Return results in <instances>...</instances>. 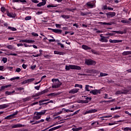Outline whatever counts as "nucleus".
<instances>
[{
  "mask_svg": "<svg viewBox=\"0 0 131 131\" xmlns=\"http://www.w3.org/2000/svg\"><path fill=\"white\" fill-rule=\"evenodd\" d=\"M52 82H53L52 85L53 89H58L60 88V85H62V82H60L59 79H52Z\"/></svg>",
  "mask_w": 131,
  "mask_h": 131,
  "instance_id": "f257e3e1",
  "label": "nucleus"
},
{
  "mask_svg": "<svg viewBox=\"0 0 131 131\" xmlns=\"http://www.w3.org/2000/svg\"><path fill=\"white\" fill-rule=\"evenodd\" d=\"M66 70H70V69H74L75 70H80L81 68L78 66L69 65V66H66Z\"/></svg>",
  "mask_w": 131,
  "mask_h": 131,
  "instance_id": "f03ea898",
  "label": "nucleus"
},
{
  "mask_svg": "<svg viewBox=\"0 0 131 131\" xmlns=\"http://www.w3.org/2000/svg\"><path fill=\"white\" fill-rule=\"evenodd\" d=\"M128 93H129V90H123L117 91L115 95H127Z\"/></svg>",
  "mask_w": 131,
  "mask_h": 131,
  "instance_id": "7ed1b4c3",
  "label": "nucleus"
},
{
  "mask_svg": "<svg viewBox=\"0 0 131 131\" xmlns=\"http://www.w3.org/2000/svg\"><path fill=\"white\" fill-rule=\"evenodd\" d=\"M97 63V62L95 60H93L92 59H85V64L86 65H93L95 66Z\"/></svg>",
  "mask_w": 131,
  "mask_h": 131,
  "instance_id": "20e7f679",
  "label": "nucleus"
},
{
  "mask_svg": "<svg viewBox=\"0 0 131 131\" xmlns=\"http://www.w3.org/2000/svg\"><path fill=\"white\" fill-rule=\"evenodd\" d=\"M48 92H49V90L46 89L40 92H39V93H36V94L33 95L32 97L34 98L35 97H38V96H41V95H43V94H46Z\"/></svg>",
  "mask_w": 131,
  "mask_h": 131,
  "instance_id": "39448f33",
  "label": "nucleus"
},
{
  "mask_svg": "<svg viewBox=\"0 0 131 131\" xmlns=\"http://www.w3.org/2000/svg\"><path fill=\"white\" fill-rule=\"evenodd\" d=\"M90 94H93V95H96L98 94H101V90H93L90 92Z\"/></svg>",
  "mask_w": 131,
  "mask_h": 131,
  "instance_id": "423d86ee",
  "label": "nucleus"
},
{
  "mask_svg": "<svg viewBox=\"0 0 131 131\" xmlns=\"http://www.w3.org/2000/svg\"><path fill=\"white\" fill-rule=\"evenodd\" d=\"M19 42H27L28 43H34V42H35V41L34 40H19Z\"/></svg>",
  "mask_w": 131,
  "mask_h": 131,
  "instance_id": "0eeeda50",
  "label": "nucleus"
},
{
  "mask_svg": "<svg viewBox=\"0 0 131 131\" xmlns=\"http://www.w3.org/2000/svg\"><path fill=\"white\" fill-rule=\"evenodd\" d=\"M84 98H85L86 100H80L79 101V103H89V100H89V101H91L92 100L91 97H88L86 96H84Z\"/></svg>",
  "mask_w": 131,
  "mask_h": 131,
  "instance_id": "6e6552de",
  "label": "nucleus"
},
{
  "mask_svg": "<svg viewBox=\"0 0 131 131\" xmlns=\"http://www.w3.org/2000/svg\"><path fill=\"white\" fill-rule=\"evenodd\" d=\"M106 15L108 18H112L116 15V13L115 12H108L106 13Z\"/></svg>",
  "mask_w": 131,
  "mask_h": 131,
  "instance_id": "1a4fd4ad",
  "label": "nucleus"
},
{
  "mask_svg": "<svg viewBox=\"0 0 131 131\" xmlns=\"http://www.w3.org/2000/svg\"><path fill=\"white\" fill-rule=\"evenodd\" d=\"M109 41L110 42H111V43H117L118 42H122V40H116V39L112 40L110 39L109 40Z\"/></svg>",
  "mask_w": 131,
  "mask_h": 131,
  "instance_id": "9d476101",
  "label": "nucleus"
},
{
  "mask_svg": "<svg viewBox=\"0 0 131 131\" xmlns=\"http://www.w3.org/2000/svg\"><path fill=\"white\" fill-rule=\"evenodd\" d=\"M97 111H98L96 109L87 111L84 113V115H85V114H91V113H95V112H97Z\"/></svg>",
  "mask_w": 131,
  "mask_h": 131,
  "instance_id": "9b49d317",
  "label": "nucleus"
},
{
  "mask_svg": "<svg viewBox=\"0 0 131 131\" xmlns=\"http://www.w3.org/2000/svg\"><path fill=\"white\" fill-rule=\"evenodd\" d=\"M79 89H73L69 92V94H76V93H78Z\"/></svg>",
  "mask_w": 131,
  "mask_h": 131,
  "instance_id": "f8f14e48",
  "label": "nucleus"
},
{
  "mask_svg": "<svg viewBox=\"0 0 131 131\" xmlns=\"http://www.w3.org/2000/svg\"><path fill=\"white\" fill-rule=\"evenodd\" d=\"M35 80V79H34V78L28 79L25 80L23 82V83H28L29 82H32V81H34V80Z\"/></svg>",
  "mask_w": 131,
  "mask_h": 131,
  "instance_id": "ddd939ff",
  "label": "nucleus"
},
{
  "mask_svg": "<svg viewBox=\"0 0 131 131\" xmlns=\"http://www.w3.org/2000/svg\"><path fill=\"white\" fill-rule=\"evenodd\" d=\"M25 125H22L21 124H17L16 125H14L12 126V128H17L18 127H24Z\"/></svg>",
  "mask_w": 131,
  "mask_h": 131,
  "instance_id": "4468645a",
  "label": "nucleus"
},
{
  "mask_svg": "<svg viewBox=\"0 0 131 131\" xmlns=\"http://www.w3.org/2000/svg\"><path fill=\"white\" fill-rule=\"evenodd\" d=\"M42 2L38 3L37 5V7H41V6H45L47 4V1L46 0H42Z\"/></svg>",
  "mask_w": 131,
  "mask_h": 131,
  "instance_id": "2eb2a0df",
  "label": "nucleus"
},
{
  "mask_svg": "<svg viewBox=\"0 0 131 131\" xmlns=\"http://www.w3.org/2000/svg\"><path fill=\"white\" fill-rule=\"evenodd\" d=\"M61 94V93L58 92V93H51L48 94L47 96L49 97L50 96H51L52 97H56L57 96H59V95H60Z\"/></svg>",
  "mask_w": 131,
  "mask_h": 131,
  "instance_id": "dca6fc26",
  "label": "nucleus"
},
{
  "mask_svg": "<svg viewBox=\"0 0 131 131\" xmlns=\"http://www.w3.org/2000/svg\"><path fill=\"white\" fill-rule=\"evenodd\" d=\"M53 32H55V33H57L58 34H61L62 33V30L54 29V30H52Z\"/></svg>",
  "mask_w": 131,
  "mask_h": 131,
  "instance_id": "f3484780",
  "label": "nucleus"
},
{
  "mask_svg": "<svg viewBox=\"0 0 131 131\" xmlns=\"http://www.w3.org/2000/svg\"><path fill=\"white\" fill-rule=\"evenodd\" d=\"M46 112H47V110H43L40 112H36V113L37 116H40V115H43L44 114H46Z\"/></svg>",
  "mask_w": 131,
  "mask_h": 131,
  "instance_id": "a211bd4d",
  "label": "nucleus"
},
{
  "mask_svg": "<svg viewBox=\"0 0 131 131\" xmlns=\"http://www.w3.org/2000/svg\"><path fill=\"white\" fill-rule=\"evenodd\" d=\"M98 24H100L101 25H112V24H113V23L99 22Z\"/></svg>",
  "mask_w": 131,
  "mask_h": 131,
  "instance_id": "6ab92c4d",
  "label": "nucleus"
},
{
  "mask_svg": "<svg viewBox=\"0 0 131 131\" xmlns=\"http://www.w3.org/2000/svg\"><path fill=\"white\" fill-rule=\"evenodd\" d=\"M9 104H4L0 105V109H6V108H8Z\"/></svg>",
  "mask_w": 131,
  "mask_h": 131,
  "instance_id": "aec40b11",
  "label": "nucleus"
},
{
  "mask_svg": "<svg viewBox=\"0 0 131 131\" xmlns=\"http://www.w3.org/2000/svg\"><path fill=\"white\" fill-rule=\"evenodd\" d=\"M7 16L10 17V18H15L16 17V14L13 13H7Z\"/></svg>",
  "mask_w": 131,
  "mask_h": 131,
  "instance_id": "412c9836",
  "label": "nucleus"
},
{
  "mask_svg": "<svg viewBox=\"0 0 131 131\" xmlns=\"http://www.w3.org/2000/svg\"><path fill=\"white\" fill-rule=\"evenodd\" d=\"M99 40L101 42H108V39H106V37H102Z\"/></svg>",
  "mask_w": 131,
  "mask_h": 131,
  "instance_id": "4be33fe9",
  "label": "nucleus"
},
{
  "mask_svg": "<svg viewBox=\"0 0 131 131\" xmlns=\"http://www.w3.org/2000/svg\"><path fill=\"white\" fill-rule=\"evenodd\" d=\"M44 121H45L44 119H41L40 120L36 121L34 123H32L31 124L32 125H33L34 124H38V123H40V122H43Z\"/></svg>",
  "mask_w": 131,
  "mask_h": 131,
  "instance_id": "5701e85b",
  "label": "nucleus"
},
{
  "mask_svg": "<svg viewBox=\"0 0 131 131\" xmlns=\"http://www.w3.org/2000/svg\"><path fill=\"white\" fill-rule=\"evenodd\" d=\"M76 10V8H66L64 9V12H67V11H70V12H74V11H75Z\"/></svg>",
  "mask_w": 131,
  "mask_h": 131,
  "instance_id": "b1692460",
  "label": "nucleus"
},
{
  "mask_svg": "<svg viewBox=\"0 0 131 131\" xmlns=\"http://www.w3.org/2000/svg\"><path fill=\"white\" fill-rule=\"evenodd\" d=\"M62 126H57L56 127H54L53 128H50L49 131H53V130H56V129H58L59 128H60V127H61Z\"/></svg>",
  "mask_w": 131,
  "mask_h": 131,
  "instance_id": "393cba45",
  "label": "nucleus"
},
{
  "mask_svg": "<svg viewBox=\"0 0 131 131\" xmlns=\"http://www.w3.org/2000/svg\"><path fill=\"white\" fill-rule=\"evenodd\" d=\"M127 55H131V51H124L122 53L123 56H127Z\"/></svg>",
  "mask_w": 131,
  "mask_h": 131,
  "instance_id": "a878e982",
  "label": "nucleus"
},
{
  "mask_svg": "<svg viewBox=\"0 0 131 131\" xmlns=\"http://www.w3.org/2000/svg\"><path fill=\"white\" fill-rule=\"evenodd\" d=\"M15 93V90H14L12 92H9V91H6L5 92L6 96H10V95H13Z\"/></svg>",
  "mask_w": 131,
  "mask_h": 131,
  "instance_id": "bb28decb",
  "label": "nucleus"
},
{
  "mask_svg": "<svg viewBox=\"0 0 131 131\" xmlns=\"http://www.w3.org/2000/svg\"><path fill=\"white\" fill-rule=\"evenodd\" d=\"M43 102L45 101H42V100H39L38 102L39 106H41L42 105H48V102L43 103Z\"/></svg>",
  "mask_w": 131,
  "mask_h": 131,
  "instance_id": "cd10ccee",
  "label": "nucleus"
},
{
  "mask_svg": "<svg viewBox=\"0 0 131 131\" xmlns=\"http://www.w3.org/2000/svg\"><path fill=\"white\" fill-rule=\"evenodd\" d=\"M82 48L83 49V50H91L92 49L91 47L86 45H82Z\"/></svg>",
  "mask_w": 131,
  "mask_h": 131,
  "instance_id": "c85d7f7f",
  "label": "nucleus"
},
{
  "mask_svg": "<svg viewBox=\"0 0 131 131\" xmlns=\"http://www.w3.org/2000/svg\"><path fill=\"white\" fill-rule=\"evenodd\" d=\"M111 32H115V33L118 34H123V31H111Z\"/></svg>",
  "mask_w": 131,
  "mask_h": 131,
  "instance_id": "c756f323",
  "label": "nucleus"
},
{
  "mask_svg": "<svg viewBox=\"0 0 131 131\" xmlns=\"http://www.w3.org/2000/svg\"><path fill=\"white\" fill-rule=\"evenodd\" d=\"M13 118H14V117H13L12 115H10L6 117L5 119H8V120H10V119H13Z\"/></svg>",
  "mask_w": 131,
  "mask_h": 131,
  "instance_id": "7c9ffc66",
  "label": "nucleus"
},
{
  "mask_svg": "<svg viewBox=\"0 0 131 131\" xmlns=\"http://www.w3.org/2000/svg\"><path fill=\"white\" fill-rule=\"evenodd\" d=\"M31 99V97H27L25 98H24L23 100L24 101V102H28V101L30 100Z\"/></svg>",
  "mask_w": 131,
  "mask_h": 131,
  "instance_id": "2f4dec72",
  "label": "nucleus"
},
{
  "mask_svg": "<svg viewBox=\"0 0 131 131\" xmlns=\"http://www.w3.org/2000/svg\"><path fill=\"white\" fill-rule=\"evenodd\" d=\"M86 5L89 8H94V4H92L91 2L87 3Z\"/></svg>",
  "mask_w": 131,
  "mask_h": 131,
  "instance_id": "473e14b6",
  "label": "nucleus"
},
{
  "mask_svg": "<svg viewBox=\"0 0 131 131\" xmlns=\"http://www.w3.org/2000/svg\"><path fill=\"white\" fill-rule=\"evenodd\" d=\"M54 54L55 55H64V53L57 51H54Z\"/></svg>",
  "mask_w": 131,
  "mask_h": 131,
  "instance_id": "72a5a7b5",
  "label": "nucleus"
},
{
  "mask_svg": "<svg viewBox=\"0 0 131 131\" xmlns=\"http://www.w3.org/2000/svg\"><path fill=\"white\" fill-rule=\"evenodd\" d=\"M8 29H9L10 30H12V31H16L17 30V29H16V28H14L10 26L8 27Z\"/></svg>",
  "mask_w": 131,
  "mask_h": 131,
  "instance_id": "f704fd0d",
  "label": "nucleus"
},
{
  "mask_svg": "<svg viewBox=\"0 0 131 131\" xmlns=\"http://www.w3.org/2000/svg\"><path fill=\"white\" fill-rule=\"evenodd\" d=\"M81 129H82V128L81 127H79L78 128H72L73 131H79V130H81Z\"/></svg>",
  "mask_w": 131,
  "mask_h": 131,
  "instance_id": "c9c22d12",
  "label": "nucleus"
},
{
  "mask_svg": "<svg viewBox=\"0 0 131 131\" xmlns=\"http://www.w3.org/2000/svg\"><path fill=\"white\" fill-rule=\"evenodd\" d=\"M89 14H90V12H81L80 13V15L81 16H87V15H89Z\"/></svg>",
  "mask_w": 131,
  "mask_h": 131,
  "instance_id": "e433bc0d",
  "label": "nucleus"
},
{
  "mask_svg": "<svg viewBox=\"0 0 131 131\" xmlns=\"http://www.w3.org/2000/svg\"><path fill=\"white\" fill-rule=\"evenodd\" d=\"M85 91L86 92H90V91H91V90H90V85H85Z\"/></svg>",
  "mask_w": 131,
  "mask_h": 131,
  "instance_id": "4c0bfd02",
  "label": "nucleus"
},
{
  "mask_svg": "<svg viewBox=\"0 0 131 131\" xmlns=\"http://www.w3.org/2000/svg\"><path fill=\"white\" fill-rule=\"evenodd\" d=\"M41 116H35L33 117V119H36V120H38V119H40Z\"/></svg>",
  "mask_w": 131,
  "mask_h": 131,
  "instance_id": "58836bf2",
  "label": "nucleus"
},
{
  "mask_svg": "<svg viewBox=\"0 0 131 131\" xmlns=\"http://www.w3.org/2000/svg\"><path fill=\"white\" fill-rule=\"evenodd\" d=\"M61 17H62V18H63V19H69V18H70V16H69V15H62Z\"/></svg>",
  "mask_w": 131,
  "mask_h": 131,
  "instance_id": "ea45409f",
  "label": "nucleus"
},
{
  "mask_svg": "<svg viewBox=\"0 0 131 131\" xmlns=\"http://www.w3.org/2000/svg\"><path fill=\"white\" fill-rule=\"evenodd\" d=\"M9 86H11V85H5V86H2L1 87V91H4L5 89L9 88Z\"/></svg>",
  "mask_w": 131,
  "mask_h": 131,
  "instance_id": "a19ab883",
  "label": "nucleus"
},
{
  "mask_svg": "<svg viewBox=\"0 0 131 131\" xmlns=\"http://www.w3.org/2000/svg\"><path fill=\"white\" fill-rule=\"evenodd\" d=\"M91 52H92V53H93V54H94V55H98V52L96 51L94 49H92Z\"/></svg>",
  "mask_w": 131,
  "mask_h": 131,
  "instance_id": "79ce46f5",
  "label": "nucleus"
},
{
  "mask_svg": "<svg viewBox=\"0 0 131 131\" xmlns=\"http://www.w3.org/2000/svg\"><path fill=\"white\" fill-rule=\"evenodd\" d=\"M115 33H108L107 34H105V35H110V36H113V35H115Z\"/></svg>",
  "mask_w": 131,
  "mask_h": 131,
  "instance_id": "37998d69",
  "label": "nucleus"
},
{
  "mask_svg": "<svg viewBox=\"0 0 131 131\" xmlns=\"http://www.w3.org/2000/svg\"><path fill=\"white\" fill-rule=\"evenodd\" d=\"M100 76L102 77H103V76H107V75H108V74L100 73Z\"/></svg>",
  "mask_w": 131,
  "mask_h": 131,
  "instance_id": "c03bdc74",
  "label": "nucleus"
},
{
  "mask_svg": "<svg viewBox=\"0 0 131 131\" xmlns=\"http://www.w3.org/2000/svg\"><path fill=\"white\" fill-rule=\"evenodd\" d=\"M107 9H108V6H107V5H104L102 8V10H107Z\"/></svg>",
  "mask_w": 131,
  "mask_h": 131,
  "instance_id": "a18cd8bd",
  "label": "nucleus"
},
{
  "mask_svg": "<svg viewBox=\"0 0 131 131\" xmlns=\"http://www.w3.org/2000/svg\"><path fill=\"white\" fill-rule=\"evenodd\" d=\"M123 130H125V131L131 130V127L130 128L128 127H125L124 128Z\"/></svg>",
  "mask_w": 131,
  "mask_h": 131,
  "instance_id": "49530a36",
  "label": "nucleus"
},
{
  "mask_svg": "<svg viewBox=\"0 0 131 131\" xmlns=\"http://www.w3.org/2000/svg\"><path fill=\"white\" fill-rule=\"evenodd\" d=\"M6 48H7V49H9V50H13V48H14V47H13L12 45H9L7 46Z\"/></svg>",
  "mask_w": 131,
  "mask_h": 131,
  "instance_id": "de8ad7c7",
  "label": "nucleus"
},
{
  "mask_svg": "<svg viewBox=\"0 0 131 131\" xmlns=\"http://www.w3.org/2000/svg\"><path fill=\"white\" fill-rule=\"evenodd\" d=\"M2 61H3L4 63H7V62L8 61V58H7L6 57H4L3 58Z\"/></svg>",
  "mask_w": 131,
  "mask_h": 131,
  "instance_id": "09e8293b",
  "label": "nucleus"
},
{
  "mask_svg": "<svg viewBox=\"0 0 131 131\" xmlns=\"http://www.w3.org/2000/svg\"><path fill=\"white\" fill-rule=\"evenodd\" d=\"M79 111H80V110L76 111L75 113H74L72 115H71V116H73L74 115H76V114H77L78 113V112H79Z\"/></svg>",
  "mask_w": 131,
  "mask_h": 131,
  "instance_id": "8fccbe9b",
  "label": "nucleus"
},
{
  "mask_svg": "<svg viewBox=\"0 0 131 131\" xmlns=\"http://www.w3.org/2000/svg\"><path fill=\"white\" fill-rule=\"evenodd\" d=\"M1 11L3 12V13H5V12H6V8L4 7H1Z\"/></svg>",
  "mask_w": 131,
  "mask_h": 131,
  "instance_id": "3c124183",
  "label": "nucleus"
},
{
  "mask_svg": "<svg viewBox=\"0 0 131 131\" xmlns=\"http://www.w3.org/2000/svg\"><path fill=\"white\" fill-rule=\"evenodd\" d=\"M31 34L32 35H33V36H35V37L38 36V34L35 33L34 32L32 33Z\"/></svg>",
  "mask_w": 131,
  "mask_h": 131,
  "instance_id": "603ef678",
  "label": "nucleus"
},
{
  "mask_svg": "<svg viewBox=\"0 0 131 131\" xmlns=\"http://www.w3.org/2000/svg\"><path fill=\"white\" fill-rule=\"evenodd\" d=\"M56 7H57V6H53L51 5H49L47 6V8H55Z\"/></svg>",
  "mask_w": 131,
  "mask_h": 131,
  "instance_id": "864d4df0",
  "label": "nucleus"
},
{
  "mask_svg": "<svg viewBox=\"0 0 131 131\" xmlns=\"http://www.w3.org/2000/svg\"><path fill=\"white\" fill-rule=\"evenodd\" d=\"M25 20H26L27 21L28 20H31V16H27L25 17Z\"/></svg>",
  "mask_w": 131,
  "mask_h": 131,
  "instance_id": "5fc2aeb1",
  "label": "nucleus"
},
{
  "mask_svg": "<svg viewBox=\"0 0 131 131\" xmlns=\"http://www.w3.org/2000/svg\"><path fill=\"white\" fill-rule=\"evenodd\" d=\"M21 72V69H20V68H17L16 69L15 72Z\"/></svg>",
  "mask_w": 131,
  "mask_h": 131,
  "instance_id": "6e6d98bb",
  "label": "nucleus"
},
{
  "mask_svg": "<svg viewBox=\"0 0 131 131\" xmlns=\"http://www.w3.org/2000/svg\"><path fill=\"white\" fill-rule=\"evenodd\" d=\"M40 88V85H39V86H35V90H37V91L39 90Z\"/></svg>",
  "mask_w": 131,
  "mask_h": 131,
  "instance_id": "4d7b16f0",
  "label": "nucleus"
},
{
  "mask_svg": "<svg viewBox=\"0 0 131 131\" xmlns=\"http://www.w3.org/2000/svg\"><path fill=\"white\" fill-rule=\"evenodd\" d=\"M41 56V53H40V54H37L36 55H33V57H40Z\"/></svg>",
  "mask_w": 131,
  "mask_h": 131,
  "instance_id": "13d9d810",
  "label": "nucleus"
},
{
  "mask_svg": "<svg viewBox=\"0 0 131 131\" xmlns=\"http://www.w3.org/2000/svg\"><path fill=\"white\" fill-rule=\"evenodd\" d=\"M121 23H128V21L125 20H121Z\"/></svg>",
  "mask_w": 131,
  "mask_h": 131,
  "instance_id": "bf43d9fd",
  "label": "nucleus"
},
{
  "mask_svg": "<svg viewBox=\"0 0 131 131\" xmlns=\"http://www.w3.org/2000/svg\"><path fill=\"white\" fill-rule=\"evenodd\" d=\"M32 3H34V4H38L39 2L37 0H32Z\"/></svg>",
  "mask_w": 131,
  "mask_h": 131,
  "instance_id": "052dcab7",
  "label": "nucleus"
},
{
  "mask_svg": "<svg viewBox=\"0 0 131 131\" xmlns=\"http://www.w3.org/2000/svg\"><path fill=\"white\" fill-rule=\"evenodd\" d=\"M18 111H16V112H15V113H14L12 115V116H13V118H14V116H15V115H17V114H18Z\"/></svg>",
  "mask_w": 131,
  "mask_h": 131,
  "instance_id": "680f3d73",
  "label": "nucleus"
},
{
  "mask_svg": "<svg viewBox=\"0 0 131 131\" xmlns=\"http://www.w3.org/2000/svg\"><path fill=\"white\" fill-rule=\"evenodd\" d=\"M62 113V111H60L59 112L56 113L55 114V116H57V115H59V114H61Z\"/></svg>",
  "mask_w": 131,
  "mask_h": 131,
  "instance_id": "e2e57ef3",
  "label": "nucleus"
},
{
  "mask_svg": "<svg viewBox=\"0 0 131 131\" xmlns=\"http://www.w3.org/2000/svg\"><path fill=\"white\" fill-rule=\"evenodd\" d=\"M22 67L24 68V69H26V68H27V66L25 64H23L22 65Z\"/></svg>",
  "mask_w": 131,
  "mask_h": 131,
  "instance_id": "0e129e2a",
  "label": "nucleus"
},
{
  "mask_svg": "<svg viewBox=\"0 0 131 131\" xmlns=\"http://www.w3.org/2000/svg\"><path fill=\"white\" fill-rule=\"evenodd\" d=\"M16 90H17L18 91H22L24 90V88L22 87H19V88H17Z\"/></svg>",
  "mask_w": 131,
  "mask_h": 131,
  "instance_id": "69168bd1",
  "label": "nucleus"
},
{
  "mask_svg": "<svg viewBox=\"0 0 131 131\" xmlns=\"http://www.w3.org/2000/svg\"><path fill=\"white\" fill-rule=\"evenodd\" d=\"M56 27H57V28H61V25L60 24H56Z\"/></svg>",
  "mask_w": 131,
  "mask_h": 131,
  "instance_id": "338daca9",
  "label": "nucleus"
},
{
  "mask_svg": "<svg viewBox=\"0 0 131 131\" xmlns=\"http://www.w3.org/2000/svg\"><path fill=\"white\" fill-rule=\"evenodd\" d=\"M59 46H60L61 48H64V45L62 44L61 43H58Z\"/></svg>",
  "mask_w": 131,
  "mask_h": 131,
  "instance_id": "774afa93",
  "label": "nucleus"
}]
</instances>
